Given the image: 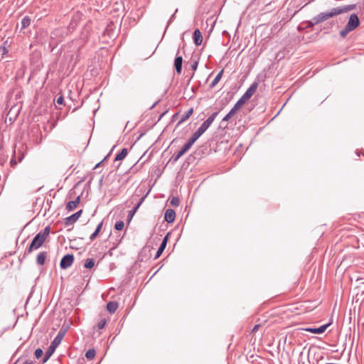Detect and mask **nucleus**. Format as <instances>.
<instances>
[{
	"mask_svg": "<svg viewBox=\"0 0 364 364\" xmlns=\"http://www.w3.org/2000/svg\"><path fill=\"white\" fill-rule=\"evenodd\" d=\"M218 112H213L197 129V131L193 134L188 141L183 145L181 150L178 152L177 154L173 156L174 162L177 161L187 151H188L195 141L208 129L215 117L218 114Z\"/></svg>",
	"mask_w": 364,
	"mask_h": 364,
	"instance_id": "1",
	"label": "nucleus"
},
{
	"mask_svg": "<svg viewBox=\"0 0 364 364\" xmlns=\"http://www.w3.org/2000/svg\"><path fill=\"white\" fill-rule=\"evenodd\" d=\"M355 8V4L346 5L343 6L335 7L327 12H322L315 16L313 20H315L316 23H320L330 18L334 17L341 14L347 13L353 10Z\"/></svg>",
	"mask_w": 364,
	"mask_h": 364,
	"instance_id": "2",
	"label": "nucleus"
},
{
	"mask_svg": "<svg viewBox=\"0 0 364 364\" xmlns=\"http://www.w3.org/2000/svg\"><path fill=\"white\" fill-rule=\"evenodd\" d=\"M50 232V227L46 226L43 230L39 232L33 239L31 245L27 249V253L30 254L33 250L41 247Z\"/></svg>",
	"mask_w": 364,
	"mask_h": 364,
	"instance_id": "3",
	"label": "nucleus"
},
{
	"mask_svg": "<svg viewBox=\"0 0 364 364\" xmlns=\"http://www.w3.org/2000/svg\"><path fill=\"white\" fill-rule=\"evenodd\" d=\"M66 333V330L61 328L58 331L57 336L55 337V338L51 342L50 346L48 348V350L46 353L45 357L43 360V363H46L50 357L52 355V354L55 350L56 348L60 345L62 340L63 339Z\"/></svg>",
	"mask_w": 364,
	"mask_h": 364,
	"instance_id": "4",
	"label": "nucleus"
},
{
	"mask_svg": "<svg viewBox=\"0 0 364 364\" xmlns=\"http://www.w3.org/2000/svg\"><path fill=\"white\" fill-rule=\"evenodd\" d=\"M360 24V21L355 14H352L345 28L340 31V36L345 38L350 31L355 30Z\"/></svg>",
	"mask_w": 364,
	"mask_h": 364,
	"instance_id": "5",
	"label": "nucleus"
},
{
	"mask_svg": "<svg viewBox=\"0 0 364 364\" xmlns=\"http://www.w3.org/2000/svg\"><path fill=\"white\" fill-rule=\"evenodd\" d=\"M74 261V256L72 254L65 255L60 261V266L61 269H65L70 267Z\"/></svg>",
	"mask_w": 364,
	"mask_h": 364,
	"instance_id": "6",
	"label": "nucleus"
},
{
	"mask_svg": "<svg viewBox=\"0 0 364 364\" xmlns=\"http://www.w3.org/2000/svg\"><path fill=\"white\" fill-rule=\"evenodd\" d=\"M258 82H254L250 87L246 90V92L242 95V97L247 101L251 97L254 95L255 91L258 87Z\"/></svg>",
	"mask_w": 364,
	"mask_h": 364,
	"instance_id": "7",
	"label": "nucleus"
},
{
	"mask_svg": "<svg viewBox=\"0 0 364 364\" xmlns=\"http://www.w3.org/2000/svg\"><path fill=\"white\" fill-rule=\"evenodd\" d=\"M82 210H80L79 211L76 212L75 213L71 215L70 216L65 218V225H70L73 223H75L78 218L82 215Z\"/></svg>",
	"mask_w": 364,
	"mask_h": 364,
	"instance_id": "8",
	"label": "nucleus"
},
{
	"mask_svg": "<svg viewBox=\"0 0 364 364\" xmlns=\"http://www.w3.org/2000/svg\"><path fill=\"white\" fill-rule=\"evenodd\" d=\"M331 325V323L322 325L319 326L318 328H307L305 330L308 332H311L312 333H317L320 334L323 333L326 328Z\"/></svg>",
	"mask_w": 364,
	"mask_h": 364,
	"instance_id": "9",
	"label": "nucleus"
},
{
	"mask_svg": "<svg viewBox=\"0 0 364 364\" xmlns=\"http://www.w3.org/2000/svg\"><path fill=\"white\" fill-rule=\"evenodd\" d=\"M176 218V213L173 209H167L165 212L164 219L168 223H173Z\"/></svg>",
	"mask_w": 364,
	"mask_h": 364,
	"instance_id": "10",
	"label": "nucleus"
},
{
	"mask_svg": "<svg viewBox=\"0 0 364 364\" xmlns=\"http://www.w3.org/2000/svg\"><path fill=\"white\" fill-rule=\"evenodd\" d=\"M167 242H168V235H166L164 237V238L163 239L161 245H160V247H159L156 253V255H155V259H157L159 258L161 255L162 254V252H164V249L166 248V245H167Z\"/></svg>",
	"mask_w": 364,
	"mask_h": 364,
	"instance_id": "11",
	"label": "nucleus"
},
{
	"mask_svg": "<svg viewBox=\"0 0 364 364\" xmlns=\"http://www.w3.org/2000/svg\"><path fill=\"white\" fill-rule=\"evenodd\" d=\"M183 64V58L181 55L177 56L174 60V67L178 74L181 73Z\"/></svg>",
	"mask_w": 364,
	"mask_h": 364,
	"instance_id": "12",
	"label": "nucleus"
},
{
	"mask_svg": "<svg viewBox=\"0 0 364 364\" xmlns=\"http://www.w3.org/2000/svg\"><path fill=\"white\" fill-rule=\"evenodd\" d=\"M146 198V196H143L142 198H140L139 201L137 203V204L134 207V208L131 210L129 211V213H128V218H129V219L131 220L133 216L134 215V214L136 213L137 210L139 209V208L141 206V205L143 203L144 199Z\"/></svg>",
	"mask_w": 364,
	"mask_h": 364,
	"instance_id": "13",
	"label": "nucleus"
},
{
	"mask_svg": "<svg viewBox=\"0 0 364 364\" xmlns=\"http://www.w3.org/2000/svg\"><path fill=\"white\" fill-rule=\"evenodd\" d=\"M193 41L196 46L201 45L203 42V36L199 29H196L193 32Z\"/></svg>",
	"mask_w": 364,
	"mask_h": 364,
	"instance_id": "14",
	"label": "nucleus"
},
{
	"mask_svg": "<svg viewBox=\"0 0 364 364\" xmlns=\"http://www.w3.org/2000/svg\"><path fill=\"white\" fill-rule=\"evenodd\" d=\"M80 200V196H77L75 200L68 202V203L67 204V206H66V209L68 211L73 210L77 207V205L79 204Z\"/></svg>",
	"mask_w": 364,
	"mask_h": 364,
	"instance_id": "15",
	"label": "nucleus"
},
{
	"mask_svg": "<svg viewBox=\"0 0 364 364\" xmlns=\"http://www.w3.org/2000/svg\"><path fill=\"white\" fill-rule=\"evenodd\" d=\"M118 306L119 305L117 301H109L107 304V309L109 313L113 314L117 311Z\"/></svg>",
	"mask_w": 364,
	"mask_h": 364,
	"instance_id": "16",
	"label": "nucleus"
},
{
	"mask_svg": "<svg viewBox=\"0 0 364 364\" xmlns=\"http://www.w3.org/2000/svg\"><path fill=\"white\" fill-rule=\"evenodd\" d=\"M223 70H221L218 74L217 75L215 76V77L214 78V80L212 81V82L210 84V88H213L217 84L218 82L220 80L221 77H222V75H223Z\"/></svg>",
	"mask_w": 364,
	"mask_h": 364,
	"instance_id": "17",
	"label": "nucleus"
},
{
	"mask_svg": "<svg viewBox=\"0 0 364 364\" xmlns=\"http://www.w3.org/2000/svg\"><path fill=\"white\" fill-rule=\"evenodd\" d=\"M46 257V252H40L38 255L37 258H36V262L38 263V264L43 265L45 263Z\"/></svg>",
	"mask_w": 364,
	"mask_h": 364,
	"instance_id": "18",
	"label": "nucleus"
},
{
	"mask_svg": "<svg viewBox=\"0 0 364 364\" xmlns=\"http://www.w3.org/2000/svg\"><path fill=\"white\" fill-rule=\"evenodd\" d=\"M127 149L124 148L121 150V151L119 153H118L116 156H115V159L114 160L115 161H121L122 159H124L126 156L127 155Z\"/></svg>",
	"mask_w": 364,
	"mask_h": 364,
	"instance_id": "19",
	"label": "nucleus"
},
{
	"mask_svg": "<svg viewBox=\"0 0 364 364\" xmlns=\"http://www.w3.org/2000/svg\"><path fill=\"white\" fill-rule=\"evenodd\" d=\"M103 225V222H100L98 225L97 226L95 232L90 235V240H94L97 236L98 235L99 232H100L102 228Z\"/></svg>",
	"mask_w": 364,
	"mask_h": 364,
	"instance_id": "20",
	"label": "nucleus"
},
{
	"mask_svg": "<svg viewBox=\"0 0 364 364\" xmlns=\"http://www.w3.org/2000/svg\"><path fill=\"white\" fill-rule=\"evenodd\" d=\"M193 108H190L183 115V117H181V119H180V121L178 122V124H181L182 122H185L186 120H187L192 114H193Z\"/></svg>",
	"mask_w": 364,
	"mask_h": 364,
	"instance_id": "21",
	"label": "nucleus"
},
{
	"mask_svg": "<svg viewBox=\"0 0 364 364\" xmlns=\"http://www.w3.org/2000/svg\"><path fill=\"white\" fill-rule=\"evenodd\" d=\"M31 18L28 16H24L21 21V29H25L31 24Z\"/></svg>",
	"mask_w": 364,
	"mask_h": 364,
	"instance_id": "22",
	"label": "nucleus"
},
{
	"mask_svg": "<svg viewBox=\"0 0 364 364\" xmlns=\"http://www.w3.org/2000/svg\"><path fill=\"white\" fill-rule=\"evenodd\" d=\"M247 101L242 97H241L238 101L235 103V105H234V107H232L233 109H235L236 112L238 111V109L242 107L243 106L245 102Z\"/></svg>",
	"mask_w": 364,
	"mask_h": 364,
	"instance_id": "23",
	"label": "nucleus"
},
{
	"mask_svg": "<svg viewBox=\"0 0 364 364\" xmlns=\"http://www.w3.org/2000/svg\"><path fill=\"white\" fill-rule=\"evenodd\" d=\"M95 259L93 258L87 259L84 263V267L86 269H91L95 266Z\"/></svg>",
	"mask_w": 364,
	"mask_h": 364,
	"instance_id": "24",
	"label": "nucleus"
},
{
	"mask_svg": "<svg viewBox=\"0 0 364 364\" xmlns=\"http://www.w3.org/2000/svg\"><path fill=\"white\" fill-rule=\"evenodd\" d=\"M237 112L233 109L232 108L230 109V111L224 117L223 119V122H228L230 120L235 114Z\"/></svg>",
	"mask_w": 364,
	"mask_h": 364,
	"instance_id": "25",
	"label": "nucleus"
},
{
	"mask_svg": "<svg viewBox=\"0 0 364 364\" xmlns=\"http://www.w3.org/2000/svg\"><path fill=\"white\" fill-rule=\"evenodd\" d=\"M95 355L96 352L95 349H89L85 353V357L88 360H92L95 358Z\"/></svg>",
	"mask_w": 364,
	"mask_h": 364,
	"instance_id": "26",
	"label": "nucleus"
},
{
	"mask_svg": "<svg viewBox=\"0 0 364 364\" xmlns=\"http://www.w3.org/2000/svg\"><path fill=\"white\" fill-rule=\"evenodd\" d=\"M9 50L6 46H0V55L1 56V58H4L6 55H7Z\"/></svg>",
	"mask_w": 364,
	"mask_h": 364,
	"instance_id": "27",
	"label": "nucleus"
},
{
	"mask_svg": "<svg viewBox=\"0 0 364 364\" xmlns=\"http://www.w3.org/2000/svg\"><path fill=\"white\" fill-rule=\"evenodd\" d=\"M107 321L105 318H101L97 323V328L100 330L105 328Z\"/></svg>",
	"mask_w": 364,
	"mask_h": 364,
	"instance_id": "28",
	"label": "nucleus"
},
{
	"mask_svg": "<svg viewBox=\"0 0 364 364\" xmlns=\"http://www.w3.org/2000/svg\"><path fill=\"white\" fill-rule=\"evenodd\" d=\"M124 227V223L123 221L120 220V221H117L116 223H115V225H114V228L115 230H122Z\"/></svg>",
	"mask_w": 364,
	"mask_h": 364,
	"instance_id": "29",
	"label": "nucleus"
},
{
	"mask_svg": "<svg viewBox=\"0 0 364 364\" xmlns=\"http://www.w3.org/2000/svg\"><path fill=\"white\" fill-rule=\"evenodd\" d=\"M171 204L174 206H178L180 204V200L178 197H173L171 200Z\"/></svg>",
	"mask_w": 364,
	"mask_h": 364,
	"instance_id": "30",
	"label": "nucleus"
},
{
	"mask_svg": "<svg viewBox=\"0 0 364 364\" xmlns=\"http://www.w3.org/2000/svg\"><path fill=\"white\" fill-rule=\"evenodd\" d=\"M43 354V350L41 349V348H37L36 350H35V353H34V355H35V357L38 359L42 357Z\"/></svg>",
	"mask_w": 364,
	"mask_h": 364,
	"instance_id": "31",
	"label": "nucleus"
},
{
	"mask_svg": "<svg viewBox=\"0 0 364 364\" xmlns=\"http://www.w3.org/2000/svg\"><path fill=\"white\" fill-rule=\"evenodd\" d=\"M306 28H313L315 25H317L318 23H315V20L308 21H306Z\"/></svg>",
	"mask_w": 364,
	"mask_h": 364,
	"instance_id": "32",
	"label": "nucleus"
},
{
	"mask_svg": "<svg viewBox=\"0 0 364 364\" xmlns=\"http://www.w3.org/2000/svg\"><path fill=\"white\" fill-rule=\"evenodd\" d=\"M198 62L195 60L194 62H193V63L191 64V67L192 68V70L193 71H196L197 70V68H198Z\"/></svg>",
	"mask_w": 364,
	"mask_h": 364,
	"instance_id": "33",
	"label": "nucleus"
},
{
	"mask_svg": "<svg viewBox=\"0 0 364 364\" xmlns=\"http://www.w3.org/2000/svg\"><path fill=\"white\" fill-rule=\"evenodd\" d=\"M56 102L58 105H63V102H64V98L63 96H59L57 100H56Z\"/></svg>",
	"mask_w": 364,
	"mask_h": 364,
	"instance_id": "34",
	"label": "nucleus"
},
{
	"mask_svg": "<svg viewBox=\"0 0 364 364\" xmlns=\"http://www.w3.org/2000/svg\"><path fill=\"white\" fill-rule=\"evenodd\" d=\"M23 364H34L33 361L26 360Z\"/></svg>",
	"mask_w": 364,
	"mask_h": 364,
	"instance_id": "35",
	"label": "nucleus"
},
{
	"mask_svg": "<svg viewBox=\"0 0 364 364\" xmlns=\"http://www.w3.org/2000/svg\"><path fill=\"white\" fill-rule=\"evenodd\" d=\"M2 46H6L7 48H8V47H9V45L8 44V41H4V43H3V45H2Z\"/></svg>",
	"mask_w": 364,
	"mask_h": 364,
	"instance_id": "36",
	"label": "nucleus"
},
{
	"mask_svg": "<svg viewBox=\"0 0 364 364\" xmlns=\"http://www.w3.org/2000/svg\"><path fill=\"white\" fill-rule=\"evenodd\" d=\"M11 165L16 164V162L14 158L11 160Z\"/></svg>",
	"mask_w": 364,
	"mask_h": 364,
	"instance_id": "37",
	"label": "nucleus"
},
{
	"mask_svg": "<svg viewBox=\"0 0 364 364\" xmlns=\"http://www.w3.org/2000/svg\"><path fill=\"white\" fill-rule=\"evenodd\" d=\"M259 326V325H255L254 328H253V331H256L258 328Z\"/></svg>",
	"mask_w": 364,
	"mask_h": 364,
	"instance_id": "38",
	"label": "nucleus"
},
{
	"mask_svg": "<svg viewBox=\"0 0 364 364\" xmlns=\"http://www.w3.org/2000/svg\"><path fill=\"white\" fill-rule=\"evenodd\" d=\"M174 17H175V14H173L171 16V18H170V20H169V22H170L173 18H174Z\"/></svg>",
	"mask_w": 364,
	"mask_h": 364,
	"instance_id": "39",
	"label": "nucleus"
},
{
	"mask_svg": "<svg viewBox=\"0 0 364 364\" xmlns=\"http://www.w3.org/2000/svg\"><path fill=\"white\" fill-rule=\"evenodd\" d=\"M101 163H102V161H101V162H100V163H98V164L95 166V168L99 167V166L100 165V164H101Z\"/></svg>",
	"mask_w": 364,
	"mask_h": 364,
	"instance_id": "40",
	"label": "nucleus"
}]
</instances>
